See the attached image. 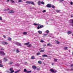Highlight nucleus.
<instances>
[{
	"label": "nucleus",
	"instance_id": "nucleus-1",
	"mask_svg": "<svg viewBox=\"0 0 73 73\" xmlns=\"http://www.w3.org/2000/svg\"><path fill=\"white\" fill-rule=\"evenodd\" d=\"M70 25L73 27V19H71L70 21Z\"/></svg>",
	"mask_w": 73,
	"mask_h": 73
},
{
	"label": "nucleus",
	"instance_id": "nucleus-2",
	"mask_svg": "<svg viewBox=\"0 0 73 73\" xmlns=\"http://www.w3.org/2000/svg\"><path fill=\"white\" fill-rule=\"evenodd\" d=\"M50 71L51 72H52V73H56V72H57V70H55V71H54V70H53V69H50Z\"/></svg>",
	"mask_w": 73,
	"mask_h": 73
},
{
	"label": "nucleus",
	"instance_id": "nucleus-3",
	"mask_svg": "<svg viewBox=\"0 0 73 73\" xmlns=\"http://www.w3.org/2000/svg\"><path fill=\"white\" fill-rule=\"evenodd\" d=\"M10 72L9 73H12L14 72V70H13V68H10Z\"/></svg>",
	"mask_w": 73,
	"mask_h": 73
},
{
	"label": "nucleus",
	"instance_id": "nucleus-4",
	"mask_svg": "<svg viewBox=\"0 0 73 73\" xmlns=\"http://www.w3.org/2000/svg\"><path fill=\"white\" fill-rule=\"evenodd\" d=\"M0 54H2V55H5V53L3 51H0Z\"/></svg>",
	"mask_w": 73,
	"mask_h": 73
},
{
	"label": "nucleus",
	"instance_id": "nucleus-5",
	"mask_svg": "<svg viewBox=\"0 0 73 73\" xmlns=\"http://www.w3.org/2000/svg\"><path fill=\"white\" fill-rule=\"evenodd\" d=\"M46 7H47V8H51L52 5L50 4H48L46 5Z\"/></svg>",
	"mask_w": 73,
	"mask_h": 73
},
{
	"label": "nucleus",
	"instance_id": "nucleus-6",
	"mask_svg": "<svg viewBox=\"0 0 73 73\" xmlns=\"http://www.w3.org/2000/svg\"><path fill=\"white\" fill-rule=\"evenodd\" d=\"M24 44L25 45H28V44H29V45L27 46V47H30V46H31V44H29V42H28V43H25Z\"/></svg>",
	"mask_w": 73,
	"mask_h": 73
},
{
	"label": "nucleus",
	"instance_id": "nucleus-7",
	"mask_svg": "<svg viewBox=\"0 0 73 73\" xmlns=\"http://www.w3.org/2000/svg\"><path fill=\"white\" fill-rule=\"evenodd\" d=\"M44 27V26L43 25H40V27L39 26L38 27H37V29H39L40 28L41 29V28H43Z\"/></svg>",
	"mask_w": 73,
	"mask_h": 73
},
{
	"label": "nucleus",
	"instance_id": "nucleus-8",
	"mask_svg": "<svg viewBox=\"0 0 73 73\" xmlns=\"http://www.w3.org/2000/svg\"><path fill=\"white\" fill-rule=\"evenodd\" d=\"M8 13H15V11L11 10L9 11Z\"/></svg>",
	"mask_w": 73,
	"mask_h": 73
},
{
	"label": "nucleus",
	"instance_id": "nucleus-9",
	"mask_svg": "<svg viewBox=\"0 0 73 73\" xmlns=\"http://www.w3.org/2000/svg\"><path fill=\"white\" fill-rule=\"evenodd\" d=\"M32 68L33 69H37V67L35 66H32Z\"/></svg>",
	"mask_w": 73,
	"mask_h": 73
},
{
	"label": "nucleus",
	"instance_id": "nucleus-10",
	"mask_svg": "<svg viewBox=\"0 0 73 73\" xmlns=\"http://www.w3.org/2000/svg\"><path fill=\"white\" fill-rule=\"evenodd\" d=\"M3 61H4L5 62H6V61H8V60L7 59V58H6L5 57H4L3 58Z\"/></svg>",
	"mask_w": 73,
	"mask_h": 73
},
{
	"label": "nucleus",
	"instance_id": "nucleus-11",
	"mask_svg": "<svg viewBox=\"0 0 73 73\" xmlns=\"http://www.w3.org/2000/svg\"><path fill=\"white\" fill-rule=\"evenodd\" d=\"M43 57H48V55L46 54H44L42 56Z\"/></svg>",
	"mask_w": 73,
	"mask_h": 73
},
{
	"label": "nucleus",
	"instance_id": "nucleus-12",
	"mask_svg": "<svg viewBox=\"0 0 73 73\" xmlns=\"http://www.w3.org/2000/svg\"><path fill=\"white\" fill-rule=\"evenodd\" d=\"M38 32L39 33V34H40V35H41L42 33V31H38Z\"/></svg>",
	"mask_w": 73,
	"mask_h": 73
},
{
	"label": "nucleus",
	"instance_id": "nucleus-13",
	"mask_svg": "<svg viewBox=\"0 0 73 73\" xmlns=\"http://www.w3.org/2000/svg\"><path fill=\"white\" fill-rule=\"evenodd\" d=\"M67 33L68 35H70V34H71V33H72V31H70L67 32Z\"/></svg>",
	"mask_w": 73,
	"mask_h": 73
},
{
	"label": "nucleus",
	"instance_id": "nucleus-14",
	"mask_svg": "<svg viewBox=\"0 0 73 73\" xmlns=\"http://www.w3.org/2000/svg\"><path fill=\"white\" fill-rule=\"evenodd\" d=\"M31 59L32 60L35 59V56H32L31 58Z\"/></svg>",
	"mask_w": 73,
	"mask_h": 73
},
{
	"label": "nucleus",
	"instance_id": "nucleus-15",
	"mask_svg": "<svg viewBox=\"0 0 73 73\" xmlns=\"http://www.w3.org/2000/svg\"><path fill=\"white\" fill-rule=\"evenodd\" d=\"M26 4H31V1H26Z\"/></svg>",
	"mask_w": 73,
	"mask_h": 73
},
{
	"label": "nucleus",
	"instance_id": "nucleus-16",
	"mask_svg": "<svg viewBox=\"0 0 73 73\" xmlns=\"http://www.w3.org/2000/svg\"><path fill=\"white\" fill-rule=\"evenodd\" d=\"M32 4V5H35V3L34 2L32 1L30 2V4Z\"/></svg>",
	"mask_w": 73,
	"mask_h": 73
},
{
	"label": "nucleus",
	"instance_id": "nucleus-17",
	"mask_svg": "<svg viewBox=\"0 0 73 73\" xmlns=\"http://www.w3.org/2000/svg\"><path fill=\"white\" fill-rule=\"evenodd\" d=\"M45 49L43 48L42 50L40 51V52H44Z\"/></svg>",
	"mask_w": 73,
	"mask_h": 73
},
{
	"label": "nucleus",
	"instance_id": "nucleus-18",
	"mask_svg": "<svg viewBox=\"0 0 73 73\" xmlns=\"http://www.w3.org/2000/svg\"><path fill=\"white\" fill-rule=\"evenodd\" d=\"M47 46H52V44L50 43H48L47 44Z\"/></svg>",
	"mask_w": 73,
	"mask_h": 73
},
{
	"label": "nucleus",
	"instance_id": "nucleus-19",
	"mask_svg": "<svg viewBox=\"0 0 73 73\" xmlns=\"http://www.w3.org/2000/svg\"><path fill=\"white\" fill-rule=\"evenodd\" d=\"M68 47H64V49L65 50H67L68 49Z\"/></svg>",
	"mask_w": 73,
	"mask_h": 73
},
{
	"label": "nucleus",
	"instance_id": "nucleus-20",
	"mask_svg": "<svg viewBox=\"0 0 73 73\" xmlns=\"http://www.w3.org/2000/svg\"><path fill=\"white\" fill-rule=\"evenodd\" d=\"M12 64H13V62H9V65H12Z\"/></svg>",
	"mask_w": 73,
	"mask_h": 73
},
{
	"label": "nucleus",
	"instance_id": "nucleus-21",
	"mask_svg": "<svg viewBox=\"0 0 73 73\" xmlns=\"http://www.w3.org/2000/svg\"><path fill=\"white\" fill-rule=\"evenodd\" d=\"M28 34V33L27 32H24L23 33V34L25 35H27V34Z\"/></svg>",
	"mask_w": 73,
	"mask_h": 73
},
{
	"label": "nucleus",
	"instance_id": "nucleus-22",
	"mask_svg": "<svg viewBox=\"0 0 73 73\" xmlns=\"http://www.w3.org/2000/svg\"><path fill=\"white\" fill-rule=\"evenodd\" d=\"M38 63L39 64H41V61H38Z\"/></svg>",
	"mask_w": 73,
	"mask_h": 73
},
{
	"label": "nucleus",
	"instance_id": "nucleus-23",
	"mask_svg": "<svg viewBox=\"0 0 73 73\" xmlns=\"http://www.w3.org/2000/svg\"><path fill=\"white\" fill-rule=\"evenodd\" d=\"M27 71H28V70H27V69H24V72H27Z\"/></svg>",
	"mask_w": 73,
	"mask_h": 73
},
{
	"label": "nucleus",
	"instance_id": "nucleus-24",
	"mask_svg": "<svg viewBox=\"0 0 73 73\" xmlns=\"http://www.w3.org/2000/svg\"><path fill=\"white\" fill-rule=\"evenodd\" d=\"M46 36H47V34H44L43 35V37H45Z\"/></svg>",
	"mask_w": 73,
	"mask_h": 73
},
{
	"label": "nucleus",
	"instance_id": "nucleus-25",
	"mask_svg": "<svg viewBox=\"0 0 73 73\" xmlns=\"http://www.w3.org/2000/svg\"><path fill=\"white\" fill-rule=\"evenodd\" d=\"M19 46H20L21 47L22 46L21 45V44L20 43H19Z\"/></svg>",
	"mask_w": 73,
	"mask_h": 73
},
{
	"label": "nucleus",
	"instance_id": "nucleus-26",
	"mask_svg": "<svg viewBox=\"0 0 73 73\" xmlns=\"http://www.w3.org/2000/svg\"><path fill=\"white\" fill-rule=\"evenodd\" d=\"M3 43L4 44H8V42H3Z\"/></svg>",
	"mask_w": 73,
	"mask_h": 73
},
{
	"label": "nucleus",
	"instance_id": "nucleus-27",
	"mask_svg": "<svg viewBox=\"0 0 73 73\" xmlns=\"http://www.w3.org/2000/svg\"><path fill=\"white\" fill-rule=\"evenodd\" d=\"M8 40H9V41H11V38L10 37H9L8 39Z\"/></svg>",
	"mask_w": 73,
	"mask_h": 73
},
{
	"label": "nucleus",
	"instance_id": "nucleus-28",
	"mask_svg": "<svg viewBox=\"0 0 73 73\" xmlns=\"http://www.w3.org/2000/svg\"><path fill=\"white\" fill-rule=\"evenodd\" d=\"M31 72H32V71H27V73H31Z\"/></svg>",
	"mask_w": 73,
	"mask_h": 73
},
{
	"label": "nucleus",
	"instance_id": "nucleus-29",
	"mask_svg": "<svg viewBox=\"0 0 73 73\" xmlns=\"http://www.w3.org/2000/svg\"><path fill=\"white\" fill-rule=\"evenodd\" d=\"M16 52L17 53H19V49L18 48L17 49Z\"/></svg>",
	"mask_w": 73,
	"mask_h": 73
},
{
	"label": "nucleus",
	"instance_id": "nucleus-30",
	"mask_svg": "<svg viewBox=\"0 0 73 73\" xmlns=\"http://www.w3.org/2000/svg\"><path fill=\"white\" fill-rule=\"evenodd\" d=\"M40 4H41V2H40V1H38V5H40Z\"/></svg>",
	"mask_w": 73,
	"mask_h": 73
},
{
	"label": "nucleus",
	"instance_id": "nucleus-31",
	"mask_svg": "<svg viewBox=\"0 0 73 73\" xmlns=\"http://www.w3.org/2000/svg\"><path fill=\"white\" fill-rule=\"evenodd\" d=\"M56 41L57 42L56 44H60V42L57 41L56 40Z\"/></svg>",
	"mask_w": 73,
	"mask_h": 73
},
{
	"label": "nucleus",
	"instance_id": "nucleus-32",
	"mask_svg": "<svg viewBox=\"0 0 73 73\" xmlns=\"http://www.w3.org/2000/svg\"><path fill=\"white\" fill-rule=\"evenodd\" d=\"M0 67H1V68L3 67V65L1 64H0Z\"/></svg>",
	"mask_w": 73,
	"mask_h": 73
},
{
	"label": "nucleus",
	"instance_id": "nucleus-33",
	"mask_svg": "<svg viewBox=\"0 0 73 73\" xmlns=\"http://www.w3.org/2000/svg\"><path fill=\"white\" fill-rule=\"evenodd\" d=\"M51 7L52 8H55V7L53 5L52 6H51Z\"/></svg>",
	"mask_w": 73,
	"mask_h": 73
},
{
	"label": "nucleus",
	"instance_id": "nucleus-34",
	"mask_svg": "<svg viewBox=\"0 0 73 73\" xmlns=\"http://www.w3.org/2000/svg\"><path fill=\"white\" fill-rule=\"evenodd\" d=\"M40 52L37 53L36 54L37 56H38V55H40Z\"/></svg>",
	"mask_w": 73,
	"mask_h": 73
},
{
	"label": "nucleus",
	"instance_id": "nucleus-35",
	"mask_svg": "<svg viewBox=\"0 0 73 73\" xmlns=\"http://www.w3.org/2000/svg\"><path fill=\"white\" fill-rule=\"evenodd\" d=\"M41 3L42 4H43V5H44L45 4V3L44 2H43V1L41 2Z\"/></svg>",
	"mask_w": 73,
	"mask_h": 73
},
{
	"label": "nucleus",
	"instance_id": "nucleus-36",
	"mask_svg": "<svg viewBox=\"0 0 73 73\" xmlns=\"http://www.w3.org/2000/svg\"><path fill=\"white\" fill-rule=\"evenodd\" d=\"M0 20H3V18L1 17H0Z\"/></svg>",
	"mask_w": 73,
	"mask_h": 73
},
{
	"label": "nucleus",
	"instance_id": "nucleus-37",
	"mask_svg": "<svg viewBox=\"0 0 73 73\" xmlns=\"http://www.w3.org/2000/svg\"><path fill=\"white\" fill-rule=\"evenodd\" d=\"M46 33H49V31L48 30H47L46 31Z\"/></svg>",
	"mask_w": 73,
	"mask_h": 73
},
{
	"label": "nucleus",
	"instance_id": "nucleus-38",
	"mask_svg": "<svg viewBox=\"0 0 73 73\" xmlns=\"http://www.w3.org/2000/svg\"><path fill=\"white\" fill-rule=\"evenodd\" d=\"M37 68V70L39 71V70H40V68Z\"/></svg>",
	"mask_w": 73,
	"mask_h": 73
},
{
	"label": "nucleus",
	"instance_id": "nucleus-39",
	"mask_svg": "<svg viewBox=\"0 0 73 73\" xmlns=\"http://www.w3.org/2000/svg\"><path fill=\"white\" fill-rule=\"evenodd\" d=\"M70 71H73V68H71L70 70H69Z\"/></svg>",
	"mask_w": 73,
	"mask_h": 73
},
{
	"label": "nucleus",
	"instance_id": "nucleus-40",
	"mask_svg": "<svg viewBox=\"0 0 73 73\" xmlns=\"http://www.w3.org/2000/svg\"><path fill=\"white\" fill-rule=\"evenodd\" d=\"M1 50H5V49L4 48H1Z\"/></svg>",
	"mask_w": 73,
	"mask_h": 73
},
{
	"label": "nucleus",
	"instance_id": "nucleus-41",
	"mask_svg": "<svg viewBox=\"0 0 73 73\" xmlns=\"http://www.w3.org/2000/svg\"><path fill=\"white\" fill-rule=\"evenodd\" d=\"M71 67H72V68H73V64H71Z\"/></svg>",
	"mask_w": 73,
	"mask_h": 73
},
{
	"label": "nucleus",
	"instance_id": "nucleus-42",
	"mask_svg": "<svg viewBox=\"0 0 73 73\" xmlns=\"http://www.w3.org/2000/svg\"><path fill=\"white\" fill-rule=\"evenodd\" d=\"M18 72H19V70H18L17 71H15V73H18Z\"/></svg>",
	"mask_w": 73,
	"mask_h": 73
},
{
	"label": "nucleus",
	"instance_id": "nucleus-43",
	"mask_svg": "<svg viewBox=\"0 0 73 73\" xmlns=\"http://www.w3.org/2000/svg\"><path fill=\"white\" fill-rule=\"evenodd\" d=\"M19 2H23V1H22V0H19Z\"/></svg>",
	"mask_w": 73,
	"mask_h": 73
},
{
	"label": "nucleus",
	"instance_id": "nucleus-44",
	"mask_svg": "<svg viewBox=\"0 0 73 73\" xmlns=\"http://www.w3.org/2000/svg\"><path fill=\"white\" fill-rule=\"evenodd\" d=\"M60 12V11L59 10H57L56 11V12Z\"/></svg>",
	"mask_w": 73,
	"mask_h": 73
},
{
	"label": "nucleus",
	"instance_id": "nucleus-45",
	"mask_svg": "<svg viewBox=\"0 0 73 73\" xmlns=\"http://www.w3.org/2000/svg\"><path fill=\"white\" fill-rule=\"evenodd\" d=\"M63 1H64V0H60V3H62Z\"/></svg>",
	"mask_w": 73,
	"mask_h": 73
},
{
	"label": "nucleus",
	"instance_id": "nucleus-46",
	"mask_svg": "<svg viewBox=\"0 0 73 73\" xmlns=\"http://www.w3.org/2000/svg\"><path fill=\"white\" fill-rule=\"evenodd\" d=\"M11 2H12V3H15V2L13 0L11 1Z\"/></svg>",
	"mask_w": 73,
	"mask_h": 73
},
{
	"label": "nucleus",
	"instance_id": "nucleus-47",
	"mask_svg": "<svg viewBox=\"0 0 73 73\" xmlns=\"http://www.w3.org/2000/svg\"><path fill=\"white\" fill-rule=\"evenodd\" d=\"M40 42H44V41H43V40H41L40 41Z\"/></svg>",
	"mask_w": 73,
	"mask_h": 73
},
{
	"label": "nucleus",
	"instance_id": "nucleus-48",
	"mask_svg": "<svg viewBox=\"0 0 73 73\" xmlns=\"http://www.w3.org/2000/svg\"><path fill=\"white\" fill-rule=\"evenodd\" d=\"M70 4H71V5H73V2H70Z\"/></svg>",
	"mask_w": 73,
	"mask_h": 73
},
{
	"label": "nucleus",
	"instance_id": "nucleus-49",
	"mask_svg": "<svg viewBox=\"0 0 73 73\" xmlns=\"http://www.w3.org/2000/svg\"><path fill=\"white\" fill-rule=\"evenodd\" d=\"M57 60L56 59H54V61H57Z\"/></svg>",
	"mask_w": 73,
	"mask_h": 73
},
{
	"label": "nucleus",
	"instance_id": "nucleus-50",
	"mask_svg": "<svg viewBox=\"0 0 73 73\" xmlns=\"http://www.w3.org/2000/svg\"><path fill=\"white\" fill-rule=\"evenodd\" d=\"M40 59H41V60H44V59L43 58H41Z\"/></svg>",
	"mask_w": 73,
	"mask_h": 73
},
{
	"label": "nucleus",
	"instance_id": "nucleus-51",
	"mask_svg": "<svg viewBox=\"0 0 73 73\" xmlns=\"http://www.w3.org/2000/svg\"><path fill=\"white\" fill-rule=\"evenodd\" d=\"M34 25H37V24H36L35 23H34L33 24Z\"/></svg>",
	"mask_w": 73,
	"mask_h": 73
},
{
	"label": "nucleus",
	"instance_id": "nucleus-52",
	"mask_svg": "<svg viewBox=\"0 0 73 73\" xmlns=\"http://www.w3.org/2000/svg\"><path fill=\"white\" fill-rule=\"evenodd\" d=\"M46 12V10H44L43 11V13H44V12Z\"/></svg>",
	"mask_w": 73,
	"mask_h": 73
},
{
	"label": "nucleus",
	"instance_id": "nucleus-53",
	"mask_svg": "<svg viewBox=\"0 0 73 73\" xmlns=\"http://www.w3.org/2000/svg\"><path fill=\"white\" fill-rule=\"evenodd\" d=\"M48 58L49 59H51L52 57H51V56H49L48 57Z\"/></svg>",
	"mask_w": 73,
	"mask_h": 73
},
{
	"label": "nucleus",
	"instance_id": "nucleus-54",
	"mask_svg": "<svg viewBox=\"0 0 73 73\" xmlns=\"http://www.w3.org/2000/svg\"><path fill=\"white\" fill-rule=\"evenodd\" d=\"M3 37H4V38H6V36L5 35H3Z\"/></svg>",
	"mask_w": 73,
	"mask_h": 73
},
{
	"label": "nucleus",
	"instance_id": "nucleus-55",
	"mask_svg": "<svg viewBox=\"0 0 73 73\" xmlns=\"http://www.w3.org/2000/svg\"><path fill=\"white\" fill-rule=\"evenodd\" d=\"M37 25L39 26V27H40L41 25L40 24H37Z\"/></svg>",
	"mask_w": 73,
	"mask_h": 73
},
{
	"label": "nucleus",
	"instance_id": "nucleus-56",
	"mask_svg": "<svg viewBox=\"0 0 73 73\" xmlns=\"http://www.w3.org/2000/svg\"><path fill=\"white\" fill-rule=\"evenodd\" d=\"M2 63V61L1 60H0V64H1Z\"/></svg>",
	"mask_w": 73,
	"mask_h": 73
},
{
	"label": "nucleus",
	"instance_id": "nucleus-57",
	"mask_svg": "<svg viewBox=\"0 0 73 73\" xmlns=\"http://www.w3.org/2000/svg\"><path fill=\"white\" fill-rule=\"evenodd\" d=\"M46 44H43V46H46Z\"/></svg>",
	"mask_w": 73,
	"mask_h": 73
},
{
	"label": "nucleus",
	"instance_id": "nucleus-58",
	"mask_svg": "<svg viewBox=\"0 0 73 73\" xmlns=\"http://www.w3.org/2000/svg\"><path fill=\"white\" fill-rule=\"evenodd\" d=\"M9 0H7L6 2H9Z\"/></svg>",
	"mask_w": 73,
	"mask_h": 73
},
{
	"label": "nucleus",
	"instance_id": "nucleus-59",
	"mask_svg": "<svg viewBox=\"0 0 73 73\" xmlns=\"http://www.w3.org/2000/svg\"><path fill=\"white\" fill-rule=\"evenodd\" d=\"M54 65V64L53 63H52V65Z\"/></svg>",
	"mask_w": 73,
	"mask_h": 73
},
{
	"label": "nucleus",
	"instance_id": "nucleus-60",
	"mask_svg": "<svg viewBox=\"0 0 73 73\" xmlns=\"http://www.w3.org/2000/svg\"><path fill=\"white\" fill-rule=\"evenodd\" d=\"M21 70H19V72H20V71H21Z\"/></svg>",
	"mask_w": 73,
	"mask_h": 73
},
{
	"label": "nucleus",
	"instance_id": "nucleus-61",
	"mask_svg": "<svg viewBox=\"0 0 73 73\" xmlns=\"http://www.w3.org/2000/svg\"><path fill=\"white\" fill-rule=\"evenodd\" d=\"M70 70V69H68L67 70H70H70Z\"/></svg>",
	"mask_w": 73,
	"mask_h": 73
},
{
	"label": "nucleus",
	"instance_id": "nucleus-62",
	"mask_svg": "<svg viewBox=\"0 0 73 73\" xmlns=\"http://www.w3.org/2000/svg\"><path fill=\"white\" fill-rule=\"evenodd\" d=\"M7 11V10H5V11Z\"/></svg>",
	"mask_w": 73,
	"mask_h": 73
},
{
	"label": "nucleus",
	"instance_id": "nucleus-63",
	"mask_svg": "<svg viewBox=\"0 0 73 73\" xmlns=\"http://www.w3.org/2000/svg\"><path fill=\"white\" fill-rule=\"evenodd\" d=\"M69 52H70V50H69Z\"/></svg>",
	"mask_w": 73,
	"mask_h": 73
},
{
	"label": "nucleus",
	"instance_id": "nucleus-64",
	"mask_svg": "<svg viewBox=\"0 0 73 73\" xmlns=\"http://www.w3.org/2000/svg\"><path fill=\"white\" fill-rule=\"evenodd\" d=\"M9 9H8V10H9Z\"/></svg>",
	"mask_w": 73,
	"mask_h": 73
}]
</instances>
